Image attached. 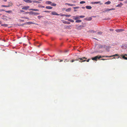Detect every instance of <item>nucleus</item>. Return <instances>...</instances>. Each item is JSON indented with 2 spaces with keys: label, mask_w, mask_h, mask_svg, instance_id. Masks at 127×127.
Listing matches in <instances>:
<instances>
[{
  "label": "nucleus",
  "mask_w": 127,
  "mask_h": 127,
  "mask_svg": "<svg viewBox=\"0 0 127 127\" xmlns=\"http://www.w3.org/2000/svg\"><path fill=\"white\" fill-rule=\"evenodd\" d=\"M103 57H105V56H97L93 58L92 59V60H93L97 61V59H99Z\"/></svg>",
  "instance_id": "nucleus-1"
},
{
  "label": "nucleus",
  "mask_w": 127,
  "mask_h": 127,
  "mask_svg": "<svg viewBox=\"0 0 127 127\" xmlns=\"http://www.w3.org/2000/svg\"><path fill=\"white\" fill-rule=\"evenodd\" d=\"M26 13H29L30 15H37L39 14V13H38L34 12L32 11H30L29 12H27Z\"/></svg>",
  "instance_id": "nucleus-2"
},
{
  "label": "nucleus",
  "mask_w": 127,
  "mask_h": 127,
  "mask_svg": "<svg viewBox=\"0 0 127 127\" xmlns=\"http://www.w3.org/2000/svg\"><path fill=\"white\" fill-rule=\"evenodd\" d=\"M86 59L87 58H86L85 57H83L82 58H78V59L80 60L79 61V62H85L86 61L85 60H84L83 59Z\"/></svg>",
  "instance_id": "nucleus-3"
},
{
  "label": "nucleus",
  "mask_w": 127,
  "mask_h": 127,
  "mask_svg": "<svg viewBox=\"0 0 127 127\" xmlns=\"http://www.w3.org/2000/svg\"><path fill=\"white\" fill-rule=\"evenodd\" d=\"M115 9L113 8H111L110 9L105 8V9H104V10L102 12L105 13L107 11H108L110 10H114Z\"/></svg>",
  "instance_id": "nucleus-4"
},
{
  "label": "nucleus",
  "mask_w": 127,
  "mask_h": 127,
  "mask_svg": "<svg viewBox=\"0 0 127 127\" xmlns=\"http://www.w3.org/2000/svg\"><path fill=\"white\" fill-rule=\"evenodd\" d=\"M73 19L75 20H76L80 19L79 16L78 15L73 16Z\"/></svg>",
  "instance_id": "nucleus-5"
},
{
  "label": "nucleus",
  "mask_w": 127,
  "mask_h": 127,
  "mask_svg": "<svg viewBox=\"0 0 127 127\" xmlns=\"http://www.w3.org/2000/svg\"><path fill=\"white\" fill-rule=\"evenodd\" d=\"M30 8V6H24L22 7V9L23 10H27L28 9Z\"/></svg>",
  "instance_id": "nucleus-6"
},
{
  "label": "nucleus",
  "mask_w": 127,
  "mask_h": 127,
  "mask_svg": "<svg viewBox=\"0 0 127 127\" xmlns=\"http://www.w3.org/2000/svg\"><path fill=\"white\" fill-rule=\"evenodd\" d=\"M123 49H126L127 48V44H123L121 46Z\"/></svg>",
  "instance_id": "nucleus-7"
},
{
  "label": "nucleus",
  "mask_w": 127,
  "mask_h": 127,
  "mask_svg": "<svg viewBox=\"0 0 127 127\" xmlns=\"http://www.w3.org/2000/svg\"><path fill=\"white\" fill-rule=\"evenodd\" d=\"M98 48L100 49L102 48H105V45H102L100 44H99L98 46Z\"/></svg>",
  "instance_id": "nucleus-8"
},
{
  "label": "nucleus",
  "mask_w": 127,
  "mask_h": 127,
  "mask_svg": "<svg viewBox=\"0 0 127 127\" xmlns=\"http://www.w3.org/2000/svg\"><path fill=\"white\" fill-rule=\"evenodd\" d=\"M85 27L84 26L80 25L77 28V29L78 30H80L83 27Z\"/></svg>",
  "instance_id": "nucleus-9"
},
{
  "label": "nucleus",
  "mask_w": 127,
  "mask_h": 127,
  "mask_svg": "<svg viewBox=\"0 0 127 127\" xmlns=\"http://www.w3.org/2000/svg\"><path fill=\"white\" fill-rule=\"evenodd\" d=\"M51 14L53 15H59V14H57V13L55 11H52V12Z\"/></svg>",
  "instance_id": "nucleus-10"
},
{
  "label": "nucleus",
  "mask_w": 127,
  "mask_h": 127,
  "mask_svg": "<svg viewBox=\"0 0 127 127\" xmlns=\"http://www.w3.org/2000/svg\"><path fill=\"white\" fill-rule=\"evenodd\" d=\"M24 1L26 2L31 3L32 1L30 0H23Z\"/></svg>",
  "instance_id": "nucleus-11"
},
{
  "label": "nucleus",
  "mask_w": 127,
  "mask_h": 127,
  "mask_svg": "<svg viewBox=\"0 0 127 127\" xmlns=\"http://www.w3.org/2000/svg\"><path fill=\"white\" fill-rule=\"evenodd\" d=\"M115 31L117 32H122L124 31V30L123 29H119L116 30Z\"/></svg>",
  "instance_id": "nucleus-12"
},
{
  "label": "nucleus",
  "mask_w": 127,
  "mask_h": 127,
  "mask_svg": "<svg viewBox=\"0 0 127 127\" xmlns=\"http://www.w3.org/2000/svg\"><path fill=\"white\" fill-rule=\"evenodd\" d=\"M86 7L88 9H91L92 8V7L91 6H86Z\"/></svg>",
  "instance_id": "nucleus-13"
},
{
  "label": "nucleus",
  "mask_w": 127,
  "mask_h": 127,
  "mask_svg": "<svg viewBox=\"0 0 127 127\" xmlns=\"http://www.w3.org/2000/svg\"><path fill=\"white\" fill-rule=\"evenodd\" d=\"M52 7L50 6H46V8L47 9H51L52 8Z\"/></svg>",
  "instance_id": "nucleus-14"
},
{
  "label": "nucleus",
  "mask_w": 127,
  "mask_h": 127,
  "mask_svg": "<svg viewBox=\"0 0 127 127\" xmlns=\"http://www.w3.org/2000/svg\"><path fill=\"white\" fill-rule=\"evenodd\" d=\"M30 10H33L34 11H39V10L36 9H29Z\"/></svg>",
  "instance_id": "nucleus-15"
},
{
  "label": "nucleus",
  "mask_w": 127,
  "mask_h": 127,
  "mask_svg": "<svg viewBox=\"0 0 127 127\" xmlns=\"http://www.w3.org/2000/svg\"><path fill=\"white\" fill-rule=\"evenodd\" d=\"M52 3V2L50 1H47L46 2V3L48 4H51Z\"/></svg>",
  "instance_id": "nucleus-16"
},
{
  "label": "nucleus",
  "mask_w": 127,
  "mask_h": 127,
  "mask_svg": "<svg viewBox=\"0 0 127 127\" xmlns=\"http://www.w3.org/2000/svg\"><path fill=\"white\" fill-rule=\"evenodd\" d=\"M111 3V2L110 1H108L107 2H105L104 4H110Z\"/></svg>",
  "instance_id": "nucleus-17"
},
{
  "label": "nucleus",
  "mask_w": 127,
  "mask_h": 127,
  "mask_svg": "<svg viewBox=\"0 0 127 127\" xmlns=\"http://www.w3.org/2000/svg\"><path fill=\"white\" fill-rule=\"evenodd\" d=\"M33 3H40V2L39 1H36V0H34L32 1Z\"/></svg>",
  "instance_id": "nucleus-18"
},
{
  "label": "nucleus",
  "mask_w": 127,
  "mask_h": 127,
  "mask_svg": "<svg viewBox=\"0 0 127 127\" xmlns=\"http://www.w3.org/2000/svg\"><path fill=\"white\" fill-rule=\"evenodd\" d=\"M82 21L81 20H76L75 21V22L78 23L81 22Z\"/></svg>",
  "instance_id": "nucleus-19"
},
{
  "label": "nucleus",
  "mask_w": 127,
  "mask_h": 127,
  "mask_svg": "<svg viewBox=\"0 0 127 127\" xmlns=\"http://www.w3.org/2000/svg\"><path fill=\"white\" fill-rule=\"evenodd\" d=\"M71 10V8H68L67 9H66L65 10V11L66 12H69Z\"/></svg>",
  "instance_id": "nucleus-20"
},
{
  "label": "nucleus",
  "mask_w": 127,
  "mask_h": 127,
  "mask_svg": "<svg viewBox=\"0 0 127 127\" xmlns=\"http://www.w3.org/2000/svg\"><path fill=\"white\" fill-rule=\"evenodd\" d=\"M100 1H97V2H95V4H97L98 3H100V5H102V4H103L102 3H100Z\"/></svg>",
  "instance_id": "nucleus-21"
},
{
  "label": "nucleus",
  "mask_w": 127,
  "mask_h": 127,
  "mask_svg": "<svg viewBox=\"0 0 127 127\" xmlns=\"http://www.w3.org/2000/svg\"><path fill=\"white\" fill-rule=\"evenodd\" d=\"M92 18L91 17H90L88 19H85L88 21H90L92 20Z\"/></svg>",
  "instance_id": "nucleus-22"
},
{
  "label": "nucleus",
  "mask_w": 127,
  "mask_h": 127,
  "mask_svg": "<svg viewBox=\"0 0 127 127\" xmlns=\"http://www.w3.org/2000/svg\"><path fill=\"white\" fill-rule=\"evenodd\" d=\"M1 26H3L4 27H7L8 26V25L7 24H2L1 25Z\"/></svg>",
  "instance_id": "nucleus-23"
},
{
  "label": "nucleus",
  "mask_w": 127,
  "mask_h": 127,
  "mask_svg": "<svg viewBox=\"0 0 127 127\" xmlns=\"http://www.w3.org/2000/svg\"><path fill=\"white\" fill-rule=\"evenodd\" d=\"M123 4L122 3H120V4H118L116 6L117 7H121L122 5H123Z\"/></svg>",
  "instance_id": "nucleus-24"
},
{
  "label": "nucleus",
  "mask_w": 127,
  "mask_h": 127,
  "mask_svg": "<svg viewBox=\"0 0 127 127\" xmlns=\"http://www.w3.org/2000/svg\"><path fill=\"white\" fill-rule=\"evenodd\" d=\"M67 20L71 22H74V21L73 20L70 19H67Z\"/></svg>",
  "instance_id": "nucleus-25"
},
{
  "label": "nucleus",
  "mask_w": 127,
  "mask_h": 127,
  "mask_svg": "<svg viewBox=\"0 0 127 127\" xmlns=\"http://www.w3.org/2000/svg\"><path fill=\"white\" fill-rule=\"evenodd\" d=\"M51 5L52 6H56V4L55 3H52L51 4Z\"/></svg>",
  "instance_id": "nucleus-26"
},
{
  "label": "nucleus",
  "mask_w": 127,
  "mask_h": 127,
  "mask_svg": "<svg viewBox=\"0 0 127 127\" xmlns=\"http://www.w3.org/2000/svg\"><path fill=\"white\" fill-rule=\"evenodd\" d=\"M43 17V16H37V17L38 18L40 19L41 18H42V17Z\"/></svg>",
  "instance_id": "nucleus-27"
},
{
  "label": "nucleus",
  "mask_w": 127,
  "mask_h": 127,
  "mask_svg": "<svg viewBox=\"0 0 127 127\" xmlns=\"http://www.w3.org/2000/svg\"><path fill=\"white\" fill-rule=\"evenodd\" d=\"M10 6V5H2L1 6V7H9Z\"/></svg>",
  "instance_id": "nucleus-28"
},
{
  "label": "nucleus",
  "mask_w": 127,
  "mask_h": 127,
  "mask_svg": "<svg viewBox=\"0 0 127 127\" xmlns=\"http://www.w3.org/2000/svg\"><path fill=\"white\" fill-rule=\"evenodd\" d=\"M64 23V24H70V22L68 21L65 22Z\"/></svg>",
  "instance_id": "nucleus-29"
},
{
  "label": "nucleus",
  "mask_w": 127,
  "mask_h": 127,
  "mask_svg": "<svg viewBox=\"0 0 127 127\" xmlns=\"http://www.w3.org/2000/svg\"><path fill=\"white\" fill-rule=\"evenodd\" d=\"M119 56V55L118 54H116L114 55H112V56H111V57H115V56Z\"/></svg>",
  "instance_id": "nucleus-30"
},
{
  "label": "nucleus",
  "mask_w": 127,
  "mask_h": 127,
  "mask_svg": "<svg viewBox=\"0 0 127 127\" xmlns=\"http://www.w3.org/2000/svg\"><path fill=\"white\" fill-rule=\"evenodd\" d=\"M22 18H25L27 19H29V18L28 17H22Z\"/></svg>",
  "instance_id": "nucleus-31"
},
{
  "label": "nucleus",
  "mask_w": 127,
  "mask_h": 127,
  "mask_svg": "<svg viewBox=\"0 0 127 127\" xmlns=\"http://www.w3.org/2000/svg\"><path fill=\"white\" fill-rule=\"evenodd\" d=\"M102 32H99L97 33V34H102Z\"/></svg>",
  "instance_id": "nucleus-32"
},
{
  "label": "nucleus",
  "mask_w": 127,
  "mask_h": 127,
  "mask_svg": "<svg viewBox=\"0 0 127 127\" xmlns=\"http://www.w3.org/2000/svg\"><path fill=\"white\" fill-rule=\"evenodd\" d=\"M85 3V1H81L80 3L81 4H82Z\"/></svg>",
  "instance_id": "nucleus-33"
},
{
  "label": "nucleus",
  "mask_w": 127,
  "mask_h": 127,
  "mask_svg": "<svg viewBox=\"0 0 127 127\" xmlns=\"http://www.w3.org/2000/svg\"><path fill=\"white\" fill-rule=\"evenodd\" d=\"M71 16V15H65V17H69Z\"/></svg>",
  "instance_id": "nucleus-34"
},
{
  "label": "nucleus",
  "mask_w": 127,
  "mask_h": 127,
  "mask_svg": "<svg viewBox=\"0 0 127 127\" xmlns=\"http://www.w3.org/2000/svg\"><path fill=\"white\" fill-rule=\"evenodd\" d=\"M85 17V16L81 15L79 16L80 18H83Z\"/></svg>",
  "instance_id": "nucleus-35"
},
{
  "label": "nucleus",
  "mask_w": 127,
  "mask_h": 127,
  "mask_svg": "<svg viewBox=\"0 0 127 127\" xmlns=\"http://www.w3.org/2000/svg\"><path fill=\"white\" fill-rule=\"evenodd\" d=\"M121 56L122 57V58L124 59H125V58H126V57H125V56L124 55L123 56V55H121Z\"/></svg>",
  "instance_id": "nucleus-36"
},
{
  "label": "nucleus",
  "mask_w": 127,
  "mask_h": 127,
  "mask_svg": "<svg viewBox=\"0 0 127 127\" xmlns=\"http://www.w3.org/2000/svg\"><path fill=\"white\" fill-rule=\"evenodd\" d=\"M11 10H9V11H5V12H7V13H10L11 12Z\"/></svg>",
  "instance_id": "nucleus-37"
},
{
  "label": "nucleus",
  "mask_w": 127,
  "mask_h": 127,
  "mask_svg": "<svg viewBox=\"0 0 127 127\" xmlns=\"http://www.w3.org/2000/svg\"><path fill=\"white\" fill-rule=\"evenodd\" d=\"M79 60L78 59L77 60H75L76 61H78ZM75 61V60H72V61H71V62H74V61Z\"/></svg>",
  "instance_id": "nucleus-38"
},
{
  "label": "nucleus",
  "mask_w": 127,
  "mask_h": 127,
  "mask_svg": "<svg viewBox=\"0 0 127 127\" xmlns=\"http://www.w3.org/2000/svg\"><path fill=\"white\" fill-rule=\"evenodd\" d=\"M27 24H33V23L32 22H27Z\"/></svg>",
  "instance_id": "nucleus-39"
},
{
  "label": "nucleus",
  "mask_w": 127,
  "mask_h": 127,
  "mask_svg": "<svg viewBox=\"0 0 127 127\" xmlns=\"http://www.w3.org/2000/svg\"><path fill=\"white\" fill-rule=\"evenodd\" d=\"M105 57H106V58H107V57L111 58V56H105Z\"/></svg>",
  "instance_id": "nucleus-40"
},
{
  "label": "nucleus",
  "mask_w": 127,
  "mask_h": 127,
  "mask_svg": "<svg viewBox=\"0 0 127 127\" xmlns=\"http://www.w3.org/2000/svg\"><path fill=\"white\" fill-rule=\"evenodd\" d=\"M79 8V7H73V8L74 9L78 8Z\"/></svg>",
  "instance_id": "nucleus-41"
},
{
  "label": "nucleus",
  "mask_w": 127,
  "mask_h": 127,
  "mask_svg": "<svg viewBox=\"0 0 127 127\" xmlns=\"http://www.w3.org/2000/svg\"><path fill=\"white\" fill-rule=\"evenodd\" d=\"M75 5L73 4H70V6H75Z\"/></svg>",
  "instance_id": "nucleus-42"
},
{
  "label": "nucleus",
  "mask_w": 127,
  "mask_h": 127,
  "mask_svg": "<svg viewBox=\"0 0 127 127\" xmlns=\"http://www.w3.org/2000/svg\"><path fill=\"white\" fill-rule=\"evenodd\" d=\"M13 5V3L12 2L10 3V5H10V6H12Z\"/></svg>",
  "instance_id": "nucleus-43"
},
{
  "label": "nucleus",
  "mask_w": 127,
  "mask_h": 127,
  "mask_svg": "<svg viewBox=\"0 0 127 127\" xmlns=\"http://www.w3.org/2000/svg\"><path fill=\"white\" fill-rule=\"evenodd\" d=\"M91 4H95V2H91Z\"/></svg>",
  "instance_id": "nucleus-44"
},
{
  "label": "nucleus",
  "mask_w": 127,
  "mask_h": 127,
  "mask_svg": "<svg viewBox=\"0 0 127 127\" xmlns=\"http://www.w3.org/2000/svg\"><path fill=\"white\" fill-rule=\"evenodd\" d=\"M65 4H67V5H69V6H70V4H69V3H65Z\"/></svg>",
  "instance_id": "nucleus-45"
},
{
  "label": "nucleus",
  "mask_w": 127,
  "mask_h": 127,
  "mask_svg": "<svg viewBox=\"0 0 127 127\" xmlns=\"http://www.w3.org/2000/svg\"><path fill=\"white\" fill-rule=\"evenodd\" d=\"M44 12H50V11H44Z\"/></svg>",
  "instance_id": "nucleus-46"
},
{
  "label": "nucleus",
  "mask_w": 127,
  "mask_h": 127,
  "mask_svg": "<svg viewBox=\"0 0 127 127\" xmlns=\"http://www.w3.org/2000/svg\"><path fill=\"white\" fill-rule=\"evenodd\" d=\"M68 50H65L64 51V52H68Z\"/></svg>",
  "instance_id": "nucleus-47"
},
{
  "label": "nucleus",
  "mask_w": 127,
  "mask_h": 127,
  "mask_svg": "<svg viewBox=\"0 0 127 127\" xmlns=\"http://www.w3.org/2000/svg\"><path fill=\"white\" fill-rule=\"evenodd\" d=\"M0 12L2 11H4L5 10L4 9H0Z\"/></svg>",
  "instance_id": "nucleus-48"
},
{
  "label": "nucleus",
  "mask_w": 127,
  "mask_h": 127,
  "mask_svg": "<svg viewBox=\"0 0 127 127\" xmlns=\"http://www.w3.org/2000/svg\"><path fill=\"white\" fill-rule=\"evenodd\" d=\"M20 12H24V11L23 10H20Z\"/></svg>",
  "instance_id": "nucleus-49"
},
{
  "label": "nucleus",
  "mask_w": 127,
  "mask_h": 127,
  "mask_svg": "<svg viewBox=\"0 0 127 127\" xmlns=\"http://www.w3.org/2000/svg\"><path fill=\"white\" fill-rule=\"evenodd\" d=\"M65 15L66 14H62V15H61V16H65Z\"/></svg>",
  "instance_id": "nucleus-50"
},
{
  "label": "nucleus",
  "mask_w": 127,
  "mask_h": 127,
  "mask_svg": "<svg viewBox=\"0 0 127 127\" xmlns=\"http://www.w3.org/2000/svg\"><path fill=\"white\" fill-rule=\"evenodd\" d=\"M20 21H22V22H24V20H20Z\"/></svg>",
  "instance_id": "nucleus-51"
},
{
  "label": "nucleus",
  "mask_w": 127,
  "mask_h": 127,
  "mask_svg": "<svg viewBox=\"0 0 127 127\" xmlns=\"http://www.w3.org/2000/svg\"><path fill=\"white\" fill-rule=\"evenodd\" d=\"M82 23V24L83 25V26H84V24H85V23Z\"/></svg>",
  "instance_id": "nucleus-52"
},
{
  "label": "nucleus",
  "mask_w": 127,
  "mask_h": 127,
  "mask_svg": "<svg viewBox=\"0 0 127 127\" xmlns=\"http://www.w3.org/2000/svg\"><path fill=\"white\" fill-rule=\"evenodd\" d=\"M125 2L126 3H127V0L125 1Z\"/></svg>",
  "instance_id": "nucleus-53"
},
{
  "label": "nucleus",
  "mask_w": 127,
  "mask_h": 127,
  "mask_svg": "<svg viewBox=\"0 0 127 127\" xmlns=\"http://www.w3.org/2000/svg\"><path fill=\"white\" fill-rule=\"evenodd\" d=\"M82 8L83 9H84L85 8V7L84 6H83L82 7Z\"/></svg>",
  "instance_id": "nucleus-54"
},
{
  "label": "nucleus",
  "mask_w": 127,
  "mask_h": 127,
  "mask_svg": "<svg viewBox=\"0 0 127 127\" xmlns=\"http://www.w3.org/2000/svg\"><path fill=\"white\" fill-rule=\"evenodd\" d=\"M60 61H59V62H62L63 61L62 60H59Z\"/></svg>",
  "instance_id": "nucleus-55"
},
{
  "label": "nucleus",
  "mask_w": 127,
  "mask_h": 127,
  "mask_svg": "<svg viewBox=\"0 0 127 127\" xmlns=\"http://www.w3.org/2000/svg\"><path fill=\"white\" fill-rule=\"evenodd\" d=\"M90 60V59H89L87 61L88 62H89V61Z\"/></svg>",
  "instance_id": "nucleus-56"
},
{
  "label": "nucleus",
  "mask_w": 127,
  "mask_h": 127,
  "mask_svg": "<svg viewBox=\"0 0 127 127\" xmlns=\"http://www.w3.org/2000/svg\"><path fill=\"white\" fill-rule=\"evenodd\" d=\"M106 60V59H101V60Z\"/></svg>",
  "instance_id": "nucleus-57"
},
{
  "label": "nucleus",
  "mask_w": 127,
  "mask_h": 127,
  "mask_svg": "<svg viewBox=\"0 0 127 127\" xmlns=\"http://www.w3.org/2000/svg\"><path fill=\"white\" fill-rule=\"evenodd\" d=\"M125 59L126 60H127V58L126 57V58H125Z\"/></svg>",
  "instance_id": "nucleus-58"
},
{
  "label": "nucleus",
  "mask_w": 127,
  "mask_h": 127,
  "mask_svg": "<svg viewBox=\"0 0 127 127\" xmlns=\"http://www.w3.org/2000/svg\"><path fill=\"white\" fill-rule=\"evenodd\" d=\"M110 31H113V29H110Z\"/></svg>",
  "instance_id": "nucleus-59"
},
{
  "label": "nucleus",
  "mask_w": 127,
  "mask_h": 127,
  "mask_svg": "<svg viewBox=\"0 0 127 127\" xmlns=\"http://www.w3.org/2000/svg\"><path fill=\"white\" fill-rule=\"evenodd\" d=\"M4 1L6 2L7 1V0H3Z\"/></svg>",
  "instance_id": "nucleus-60"
},
{
  "label": "nucleus",
  "mask_w": 127,
  "mask_h": 127,
  "mask_svg": "<svg viewBox=\"0 0 127 127\" xmlns=\"http://www.w3.org/2000/svg\"><path fill=\"white\" fill-rule=\"evenodd\" d=\"M124 56H127V54H125L124 55Z\"/></svg>",
  "instance_id": "nucleus-61"
},
{
  "label": "nucleus",
  "mask_w": 127,
  "mask_h": 127,
  "mask_svg": "<svg viewBox=\"0 0 127 127\" xmlns=\"http://www.w3.org/2000/svg\"><path fill=\"white\" fill-rule=\"evenodd\" d=\"M92 32L94 33V31H92Z\"/></svg>",
  "instance_id": "nucleus-62"
},
{
  "label": "nucleus",
  "mask_w": 127,
  "mask_h": 127,
  "mask_svg": "<svg viewBox=\"0 0 127 127\" xmlns=\"http://www.w3.org/2000/svg\"><path fill=\"white\" fill-rule=\"evenodd\" d=\"M74 11H76V10H74Z\"/></svg>",
  "instance_id": "nucleus-63"
},
{
  "label": "nucleus",
  "mask_w": 127,
  "mask_h": 127,
  "mask_svg": "<svg viewBox=\"0 0 127 127\" xmlns=\"http://www.w3.org/2000/svg\"><path fill=\"white\" fill-rule=\"evenodd\" d=\"M1 23V21H0V24Z\"/></svg>",
  "instance_id": "nucleus-64"
}]
</instances>
